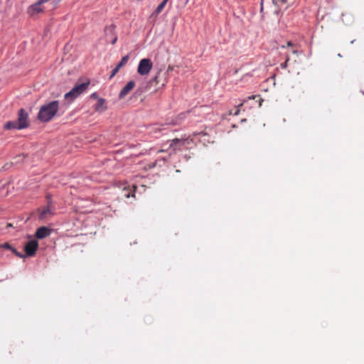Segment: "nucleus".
I'll list each match as a JSON object with an SVG mask.
<instances>
[{
  "instance_id": "21",
  "label": "nucleus",
  "mask_w": 364,
  "mask_h": 364,
  "mask_svg": "<svg viewBox=\"0 0 364 364\" xmlns=\"http://www.w3.org/2000/svg\"><path fill=\"white\" fill-rule=\"evenodd\" d=\"M17 257H20V258H22L23 257V255L18 252L15 248L13 247L12 250H11Z\"/></svg>"
},
{
  "instance_id": "16",
  "label": "nucleus",
  "mask_w": 364,
  "mask_h": 364,
  "mask_svg": "<svg viewBox=\"0 0 364 364\" xmlns=\"http://www.w3.org/2000/svg\"><path fill=\"white\" fill-rule=\"evenodd\" d=\"M185 116H186V114H184V113L180 114L177 117L176 119L174 122H172L171 124H178L180 122V121H181L182 119H183L185 118Z\"/></svg>"
},
{
  "instance_id": "10",
  "label": "nucleus",
  "mask_w": 364,
  "mask_h": 364,
  "mask_svg": "<svg viewBox=\"0 0 364 364\" xmlns=\"http://www.w3.org/2000/svg\"><path fill=\"white\" fill-rule=\"evenodd\" d=\"M51 233V230L47 227L43 226L39 228L36 232V237L38 239H43L49 236Z\"/></svg>"
},
{
  "instance_id": "13",
  "label": "nucleus",
  "mask_w": 364,
  "mask_h": 364,
  "mask_svg": "<svg viewBox=\"0 0 364 364\" xmlns=\"http://www.w3.org/2000/svg\"><path fill=\"white\" fill-rule=\"evenodd\" d=\"M129 59V55L124 56L122 58V60H120V62L117 65L118 66V68H119L121 69L123 66H124L127 64Z\"/></svg>"
},
{
  "instance_id": "17",
  "label": "nucleus",
  "mask_w": 364,
  "mask_h": 364,
  "mask_svg": "<svg viewBox=\"0 0 364 364\" xmlns=\"http://www.w3.org/2000/svg\"><path fill=\"white\" fill-rule=\"evenodd\" d=\"M104 104H105V100L102 98L99 99L98 102L97 103L95 109L97 111H99L100 109V108L104 105Z\"/></svg>"
},
{
  "instance_id": "23",
  "label": "nucleus",
  "mask_w": 364,
  "mask_h": 364,
  "mask_svg": "<svg viewBox=\"0 0 364 364\" xmlns=\"http://www.w3.org/2000/svg\"><path fill=\"white\" fill-rule=\"evenodd\" d=\"M168 0H163V1L161 3L164 7L166 5Z\"/></svg>"
},
{
  "instance_id": "3",
  "label": "nucleus",
  "mask_w": 364,
  "mask_h": 364,
  "mask_svg": "<svg viewBox=\"0 0 364 364\" xmlns=\"http://www.w3.org/2000/svg\"><path fill=\"white\" fill-rule=\"evenodd\" d=\"M90 81L87 80L85 82L80 84H76L74 87L68 92L65 95V99L68 100H73L77 97L83 93L88 87Z\"/></svg>"
},
{
  "instance_id": "11",
  "label": "nucleus",
  "mask_w": 364,
  "mask_h": 364,
  "mask_svg": "<svg viewBox=\"0 0 364 364\" xmlns=\"http://www.w3.org/2000/svg\"><path fill=\"white\" fill-rule=\"evenodd\" d=\"M287 47H291V48H292V49H291V52L293 54H296V55H297V54L299 53L298 50H297V49H296V48H294V44H293V43H292L291 41H288V42L287 43V45H282V46H281V48H282V49H284V48H287Z\"/></svg>"
},
{
  "instance_id": "25",
  "label": "nucleus",
  "mask_w": 364,
  "mask_h": 364,
  "mask_svg": "<svg viewBox=\"0 0 364 364\" xmlns=\"http://www.w3.org/2000/svg\"><path fill=\"white\" fill-rule=\"evenodd\" d=\"M7 228L9 227H12V225L11 223H8L7 225H6Z\"/></svg>"
},
{
  "instance_id": "14",
  "label": "nucleus",
  "mask_w": 364,
  "mask_h": 364,
  "mask_svg": "<svg viewBox=\"0 0 364 364\" xmlns=\"http://www.w3.org/2000/svg\"><path fill=\"white\" fill-rule=\"evenodd\" d=\"M289 60H290V57H289V53H286L285 61L283 63H282L280 65L282 69H286L287 68L288 63H289Z\"/></svg>"
},
{
  "instance_id": "24",
  "label": "nucleus",
  "mask_w": 364,
  "mask_h": 364,
  "mask_svg": "<svg viewBox=\"0 0 364 364\" xmlns=\"http://www.w3.org/2000/svg\"><path fill=\"white\" fill-rule=\"evenodd\" d=\"M97 94L96 93H92L91 95H90V97L91 98H97Z\"/></svg>"
},
{
  "instance_id": "22",
  "label": "nucleus",
  "mask_w": 364,
  "mask_h": 364,
  "mask_svg": "<svg viewBox=\"0 0 364 364\" xmlns=\"http://www.w3.org/2000/svg\"><path fill=\"white\" fill-rule=\"evenodd\" d=\"M153 82H155L156 84L159 83L158 75H156L152 80H151L149 83L151 85Z\"/></svg>"
},
{
  "instance_id": "26",
  "label": "nucleus",
  "mask_w": 364,
  "mask_h": 364,
  "mask_svg": "<svg viewBox=\"0 0 364 364\" xmlns=\"http://www.w3.org/2000/svg\"><path fill=\"white\" fill-rule=\"evenodd\" d=\"M116 41H117V38H115L114 39V41H112V44H114V43L116 42Z\"/></svg>"
},
{
  "instance_id": "8",
  "label": "nucleus",
  "mask_w": 364,
  "mask_h": 364,
  "mask_svg": "<svg viewBox=\"0 0 364 364\" xmlns=\"http://www.w3.org/2000/svg\"><path fill=\"white\" fill-rule=\"evenodd\" d=\"M186 142V139L176 138L170 141L169 148L173 151H181Z\"/></svg>"
},
{
  "instance_id": "7",
  "label": "nucleus",
  "mask_w": 364,
  "mask_h": 364,
  "mask_svg": "<svg viewBox=\"0 0 364 364\" xmlns=\"http://www.w3.org/2000/svg\"><path fill=\"white\" fill-rule=\"evenodd\" d=\"M38 247V243L36 240H32L28 241L24 247V250L26 256L31 257L33 256Z\"/></svg>"
},
{
  "instance_id": "4",
  "label": "nucleus",
  "mask_w": 364,
  "mask_h": 364,
  "mask_svg": "<svg viewBox=\"0 0 364 364\" xmlns=\"http://www.w3.org/2000/svg\"><path fill=\"white\" fill-rule=\"evenodd\" d=\"M50 0H38L36 3L29 6L27 9V14L30 17H36L45 10L44 4Z\"/></svg>"
},
{
  "instance_id": "20",
  "label": "nucleus",
  "mask_w": 364,
  "mask_h": 364,
  "mask_svg": "<svg viewBox=\"0 0 364 364\" xmlns=\"http://www.w3.org/2000/svg\"><path fill=\"white\" fill-rule=\"evenodd\" d=\"M119 70L120 68L117 65L115 68L112 71L109 78H112L119 72Z\"/></svg>"
},
{
  "instance_id": "2",
  "label": "nucleus",
  "mask_w": 364,
  "mask_h": 364,
  "mask_svg": "<svg viewBox=\"0 0 364 364\" xmlns=\"http://www.w3.org/2000/svg\"><path fill=\"white\" fill-rule=\"evenodd\" d=\"M29 126L28 115L24 109H21L16 121H9L4 124L6 129H23Z\"/></svg>"
},
{
  "instance_id": "1",
  "label": "nucleus",
  "mask_w": 364,
  "mask_h": 364,
  "mask_svg": "<svg viewBox=\"0 0 364 364\" xmlns=\"http://www.w3.org/2000/svg\"><path fill=\"white\" fill-rule=\"evenodd\" d=\"M59 109V102L54 100L43 105L39 110L38 119L43 122L50 121Z\"/></svg>"
},
{
  "instance_id": "15",
  "label": "nucleus",
  "mask_w": 364,
  "mask_h": 364,
  "mask_svg": "<svg viewBox=\"0 0 364 364\" xmlns=\"http://www.w3.org/2000/svg\"><path fill=\"white\" fill-rule=\"evenodd\" d=\"M164 9V6L161 4H160L157 6V8L154 11V12L152 14V15L153 16H158L163 11Z\"/></svg>"
},
{
  "instance_id": "12",
  "label": "nucleus",
  "mask_w": 364,
  "mask_h": 364,
  "mask_svg": "<svg viewBox=\"0 0 364 364\" xmlns=\"http://www.w3.org/2000/svg\"><path fill=\"white\" fill-rule=\"evenodd\" d=\"M273 2L278 7H282L284 6V9L287 8V0H274Z\"/></svg>"
},
{
  "instance_id": "18",
  "label": "nucleus",
  "mask_w": 364,
  "mask_h": 364,
  "mask_svg": "<svg viewBox=\"0 0 364 364\" xmlns=\"http://www.w3.org/2000/svg\"><path fill=\"white\" fill-rule=\"evenodd\" d=\"M240 113V109L238 107H235L233 110H230L229 114L230 115H235L237 116Z\"/></svg>"
},
{
  "instance_id": "19",
  "label": "nucleus",
  "mask_w": 364,
  "mask_h": 364,
  "mask_svg": "<svg viewBox=\"0 0 364 364\" xmlns=\"http://www.w3.org/2000/svg\"><path fill=\"white\" fill-rule=\"evenodd\" d=\"M0 248H4V249L12 250L13 247H11L9 243L6 242L3 245H1Z\"/></svg>"
},
{
  "instance_id": "27",
  "label": "nucleus",
  "mask_w": 364,
  "mask_h": 364,
  "mask_svg": "<svg viewBox=\"0 0 364 364\" xmlns=\"http://www.w3.org/2000/svg\"><path fill=\"white\" fill-rule=\"evenodd\" d=\"M126 197L129 198V194H125Z\"/></svg>"
},
{
  "instance_id": "6",
  "label": "nucleus",
  "mask_w": 364,
  "mask_h": 364,
  "mask_svg": "<svg viewBox=\"0 0 364 364\" xmlns=\"http://www.w3.org/2000/svg\"><path fill=\"white\" fill-rule=\"evenodd\" d=\"M48 198V205L45 207L40 208L38 209V218L40 220L46 219L48 216H50L53 214V210L51 209V200L49 196Z\"/></svg>"
},
{
  "instance_id": "9",
  "label": "nucleus",
  "mask_w": 364,
  "mask_h": 364,
  "mask_svg": "<svg viewBox=\"0 0 364 364\" xmlns=\"http://www.w3.org/2000/svg\"><path fill=\"white\" fill-rule=\"evenodd\" d=\"M135 82L133 80L129 81L119 92V98H124L134 87Z\"/></svg>"
},
{
  "instance_id": "5",
  "label": "nucleus",
  "mask_w": 364,
  "mask_h": 364,
  "mask_svg": "<svg viewBox=\"0 0 364 364\" xmlns=\"http://www.w3.org/2000/svg\"><path fill=\"white\" fill-rule=\"evenodd\" d=\"M153 67L151 60L149 58H143L139 61L137 72L140 75H146Z\"/></svg>"
}]
</instances>
